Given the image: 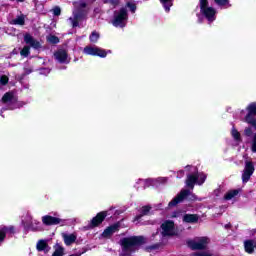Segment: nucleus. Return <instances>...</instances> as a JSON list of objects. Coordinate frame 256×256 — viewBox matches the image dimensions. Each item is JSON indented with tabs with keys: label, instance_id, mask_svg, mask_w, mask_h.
<instances>
[{
	"label": "nucleus",
	"instance_id": "4be33fe9",
	"mask_svg": "<svg viewBox=\"0 0 256 256\" xmlns=\"http://www.w3.org/2000/svg\"><path fill=\"white\" fill-rule=\"evenodd\" d=\"M247 114L245 117H256V102H251L246 107Z\"/></svg>",
	"mask_w": 256,
	"mask_h": 256
},
{
	"label": "nucleus",
	"instance_id": "c9c22d12",
	"mask_svg": "<svg viewBox=\"0 0 256 256\" xmlns=\"http://www.w3.org/2000/svg\"><path fill=\"white\" fill-rule=\"evenodd\" d=\"M207 180V175L206 174H200L198 175V185H203V183H205V181Z\"/></svg>",
	"mask_w": 256,
	"mask_h": 256
},
{
	"label": "nucleus",
	"instance_id": "c85d7f7f",
	"mask_svg": "<svg viewBox=\"0 0 256 256\" xmlns=\"http://www.w3.org/2000/svg\"><path fill=\"white\" fill-rule=\"evenodd\" d=\"M30 54H31V46L29 45L24 46L20 51V55L22 57H29Z\"/></svg>",
	"mask_w": 256,
	"mask_h": 256
},
{
	"label": "nucleus",
	"instance_id": "a211bd4d",
	"mask_svg": "<svg viewBox=\"0 0 256 256\" xmlns=\"http://www.w3.org/2000/svg\"><path fill=\"white\" fill-rule=\"evenodd\" d=\"M151 209H152V207L149 205L142 206L140 209V214H138L134 217V221H141V219H143V217H145V216L149 215V213H151Z\"/></svg>",
	"mask_w": 256,
	"mask_h": 256
},
{
	"label": "nucleus",
	"instance_id": "cd10ccee",
	"mask_svg": "<svg viewBox=\"0 0 256 256\" xmlns=\"http://www.w3.org/2000/svg\"><path fill=\"white\" fill-rule=\"evenodd\" d=\"M13 25H25V15H20L17 16L14 20H13Z\"/></svg>",
	"mask_w": 256,
	"mask_h": 256
},
{
	"label": "nucleus",
	"instance_id": "aec40b11",
	"mask_svg": "<svg viewBox=\"0 0 256 256\" xmlns=\"http://www.w3.org/2000/svg\"><path fill=\"white\" fill-rule=\"evenodd\" d=\"M199 181V175L198 174H189L186 179V185L190 188L193 189L195 187V183Z\"/></svg>",
	"mask_w": 256,
	"mask_h": 256
},
{
	"label": "nucleus",
	"instance_id": "412c9836",
	"mask_svg": "<svg viewBox=\"0 0 256 256\" xmlns=\"http://www.w3.org/2000/svg\"><path fill=\"white\" fill-rule=\"evenodd\" d=\"M62 237H63L64 243H65V245H67V247L73 245V243H75L77 241V235H75V234H63Z\"/></svg>",
	"mask_w": 256,
	"mask_h": 256
},
{
	"label": "nucleus",
	"instance_id": "20e7f679",
	"mask_svg": "<svg viewBox=\"0 0 256 256\" xmlns=\"http://www.w3.org/2000/svg\"><path fill=\"white\" fill-rule=\"evenodd\" d=\"M129 19V13H127V8H120L118 12H114L113 25L114 27H125L127 25L126 21Z\"/></svg>",
	"mask_w": 256,
	"mask_h": 256
},
{
	"label": "nucleus",
	"instance_id": "72a5a7b5",
	"mask_svg": "<svg viewBox=\"0 0 256 256\" xmlns=\"http://www.w3.org/2000/svg\"><path fill=\"white\" fill-rule=\"evenodd\" d=\"M214 3L218 5L219 7H225L228 5V7H231V4H229V0H214Z\"/></svg>",
	"mask_w": 256,
	"mask_h": 256
},
{
	"label": "nucleus",
	"instance_id": "58836bf2",
	"mask_svg": "<svg viewBox=\"0 0 256 256\" xmlns=\"http://www.w3.org/2000/svg\"><path fill=\"white\" fill-rule=\"evenodd\" d=\"M104 3H108L109 5H112V7H117L120 3L119 0H104Z\"/></svg>",
	"mask_w": 256,
	"mask_h": 256
},
{
	"label": "nucleus",
	"instance_id": "a19ab883",
	"mask_svg": "<svg viewBox=\"0 0 256 256\" xmlns=\"http://www.w3.org/2000/svg\"><path fill=\"white\" fill-rule=\"evenodd\" d=\"M86 7H87V3L86 2H80L76 9H85Z\"/></svg>",
	"mask_w": 256,
	"mask_h": 256
},
{
	"label": "nucleus",
	"instance_id": "4468645a",
	"mask_svg": "<svg viewBox=\"0 0 256 256\" xmlns=\"http://www.w3.org/2000/svg\"><path fill=\"white\" fill-rule=\"evenodd\" d=\"M121 227V224H119V222L114 223L110 226H108L101 234V236L104 239H109V237H111L113 235V233H117V231H119V228Z\"/></svg>",
	"mask_w": 256,
	"mask_h": 256
},
{
	"label": "nucleus",
	"instance_id": "6e6552de",
	"mask_svg": "<svg viewBox=\"0 0 256 256\" xmlns=\"http://www.w3.org/2000/svg\"><path fill=\"white\" fill-rule=\"evenodd\" d=\"M84 53L86 55H92V57H101V59L107 57V51L99 47L86 46L84 48Z\"/></svg>",
	"mask_w": 256,
	"mask_h": 256
},
{
	"label": "nucleus",
	"instance_id": "f257e3e1",
	"mask_svg": "<svg viewBox=\"0 0 256 256\" xmlns=\"http://www.w3.org/2000/svg\"><path fill=\"white\" fill-rule=\"evenodd\" d=\"M145 243H147V240L144 236H130L122 238L120 240L122 256H131L132 253L139 251V247L145 245Z\"/></svg>",
	"mask_w": 256,
	"mask_h": 256
},
{
	"label": "nucleus",
	"instance_id": "bb28decb",
	"mask_svg": "<svg viewBox=\"0 0 256 256\" xmlns=\"http://www.w3.org/2000/svg\"><path fill=\"white\" fill-rule=\"evenodd\" d=\"M65 253V248L60 244H56L55 251L53 252L52 256H63Z\"/></svg>",
	"mask_w": 256,
	"mask_h": 256
},
{
	"label": "nucleus",
	"instance_id": "1a4fd4ad",
	"mask_svg": "<svg viewBox=\"0 0 256 256\" xmlns=\"http://www.w3.org/2000/svg\"><path fill=\"white\" fill-rule=\"evenodd\" d=\"M191 195V190L182 189L179 194L176 195L169 203L168 207H177L179 203H183V200Z\"/></svg>",
	"mask_w": 256,
	"mask_h": 256
},
{
	"label": "nucleus",
	"instance_id": "b1692460",
	"mask_svg": "<svg viewBox=\"0 0 256 256\" xmlns=\"http://www.w3.org/2000/svg\"><path fill=\"white\" fill-rule=\"evenodd\" d=\"M231 137L236 143H243V138H241V133L235 127L231 130Z\"/></svg>",
	"mask_w": 256,
	"mask_h": 256
},
{
	"label": "nucleus",
	"instance_id": "f704fd0d",
	"mask_svg": "<svg viewBox=\"0 0 256 256\" xmlns=\"http://www.w3.org/2000/svg\"><path fill=\"white\" fill-rule=\"evenodd\" d=\"M126 7L130 9L131 13H135L137 11V4L132 3V2H127Z\"/></svg>",
	"mask_w": 256,
	"mask_h": 256
},
{
	"label": "nucleus",
	"instance_id": "473e14b6",
	"mask_svg": "<svg viewBox=\"0 0 256 256\" xmlns=\"http://www.w3.org/2000/svg\"><path fill=\"white\" fill-rule=\"evenodd\" d=\"M91 43H97L99 41V33L97 31H93L89 36Z\"/></svg>",
	"mask_w": 256,
	"mask_h": 256
},
{
	"label": "nucleus",
	"instance_id": "5701e85b",
	"mask_svg": "<svg viewBox=\"0 0 256 256\" xmlns=\"http://www.w3.org/2000/svg\"><path fill=\"white\" fill-rule=\"evenodd\" d=\"M37 251H45V253L49 252V244L45 240H39L36 245Z\"/></svg>",
	"mask_w": 256,
	"mask_h": 256
},
{
	"label": "nucleus",
	"instance_id": "ea45409f",
	"mask_svg": "<svg viewBox=\"0 0 256 256\" xmlns=\"http://www.w3.org/2000/svg\"><path fill=\"white\" fill-rule=\"evenodd\" d=\"M160 247H161V243H156V244L150 245L149 249L151 251H156V249H160Z\"/></svg>",
	"mask_w": 256,
	"mask_h": 256
},
{
	"label": "nucleus",
	"instance_id": "9b49d317",
	"mask_svg": "<svg viewBox=\"0 0 256 256\" xmlns=\"http://www.w3.org/2000/svg\"><path fill=\"white\" fill-rule=\"evenodd\" d=\"M253 173H255V164L253 163V161H246L244 171L242 173V181L244 183H248Z\"/></svg>",
	"mask_w": 256,
	"mask_h": 256
},
{
	"label": "nucleus",
	"instance_id": "423d86ee",
	"mask_svg": "<svg viewBox=\"0 0 256 256\" xmlns=\"http://www.w3.org/2000/svg\"><path fill=\"white\" fill-rule=\"evenodd\" d=\"M87 15H89V11L86 9H76V11L73 12L74 17L70 18L73 29H75V27H79V21H85V19H87Z\"/></svg>",
	"mask_w": 256,
	"mask_h": 256
},
{
	"label": "nucleus",
	"instance_id": "4c0bfd02",
	"mask_svg": "<svg viewBox=\"0 0 256 256\" xmlns=\"http://www.w3.org/2000/svg\"><path fill=\"white\" fill-rule=\"evenodd\" d=\"M52 13L55 17H59V15H61V7L59 6H55L53 9H52Z\"/></svg>",
	"mask_w": 256,
	"mask_h": 256
},
{
	"label": "nucleus",
	"instance_id": "f03ea898",
	"mask_svg": "<svg viewBox=\"0 0 256 256\" xmlns=\"http://www.w3.org/2000/svg\"><path fill=\"white\" fill-rule=\"evenodd\" d=\"M200 13L207 19V21H215L217 11L213 7H209V0H199Z\"/></svg>",
	"mask_w": 256,
	"mask_h": 256
},
{
	"label": "nucleus",
	"instance_id": "e433bc0d",
	"mask_svg": "<svg viewBox=\"0 0 256 256\" xmlns=\"http://www.w3.org/2000/svg\"><path fill=\"white\" fill-rule=\"evenodd\" d=\"M9 83V77L7 75H3L0 77V85L5 86Z\"/></svg>",
	"mask_w": 256,
	"mask_h": 256
},
{
	"label": "nucleus",
	"instance_id": "dca6fc26",
	"mask_svg": "<svg viewBox=\"0 0 256 256\" xmlns=\"http://www.w3.org/2000/svg\"><path fill=\"white\" fill-rule=\"evenodd\" d=\"M255 247V240L247 239L244 241V250L245 253H248V255H253L255 253Z\"/></svg>",
	"mask_w": 256,
	"mask_h": 256
},
{
	"label": "nucleus",
	"instance_id": "6ab92c4d",
	"mask_svg": "<svg viewBox=\"0 0 256 256\" xmlns=\"http://www.w3.org/2000/svg\"><path fill=\"white\" fill-rule=\"evenodd\" d=\"M183 223L195 224L199 223V215L198 214H184L182 217Z\"/></svg>",
	"mask_w": 256,
	"mask_h": 256
},
{
	"label": "nucleus",
	"instance_id": "f8f14e48",
	"mask_svg": "<svg viewBox=\"0 0 256 256\" xmlns=\"http://www.w3.org/2000/svg\"><path fill=\"white\" fill-rule=\"evenodd\" d=\"M42 223L46 227H51L53 225H61V223H65V220L51 215H45L42 217Z\"/></svg>",
	"mask_w": 256,
	"mask_h": 256
},
{
	"label": "nucleus",
	"instance_id": "c756f323",
	"mask_svg": "<svg viewBox=\"0 0 256 256\" xmlns=\"http://www.w3.org/2000/svg\"><path fill=\"white\" fill-rule=\"evenodd\" d=\"M4 228V231L6 235H10V237H13L15 235V226H2Z\"/></svg>",
	"mask_w": 256,
	"mask_h": 256
},
{
	"label": "nucleus",
	"instance_id": "2f4dec72",
	"mask_svg": "<svg viewBox=\"0 0 256 256\" xmlns=\"http://www.w3.org/2000/svg\"><path fill=\"white\" fill-rule=\"evenodd\" d=\"M7 238V233L5 232V229L3 226H0V245H3L5 243V239Z\"/></svg>",
	"mask_w": 256,
	"mask_h": 256
},
{
	"label": "nucleus",
	"instance_id": "39448f33",
	"mask_svg": "<svg viewBox=\"0 0 256 256\" xmlns=\"http://www.w3.org/2000/svg\"><path fill=\"white\" fill-rule=\"evenodd\" d=\"M109 215V211H101L94 216L90 223L88 224V229H95L96 227H99L103 224V221L107 219V216Z\"/></svg>",
	"mask_w": 256,
	"mask_h": 256
},
{
	"label": "nucleus",
	"instance_id": "2eb2a0df",
	"mask_svg": "<svg viewBox=\"0 0 256 256\" xmlns=\"http://www.w3.org/2000/svg\"><path fill=\"white\" fill-rule=\"evenodd\" d=\"M1 103H3V105H7V103H17V97L15 96V92H6L1 98Z\"/></svg>",
	"mask_w": 256,
	"mask_h": 256
},
{
	"label": "nucleus",
	"instance_id": "ddd939ff",
	"mask_svg": "<svg viewBox=\"0 0 256 256\" xmlns=\"http://www.w3.org/2000/svg\"><path fill=\"white\" fill-rule=\"evenodd\" d=\"M24 43H26V45H29L28 47H32L33 49H41V42H39L29 33H26L24 35Z\"/></svg>",
	"mask_w": 256,
	"mask_h": 256
},
{
	"label": "nucleus",
	"instance_id": "c03bdc74",
	"mask_svg": "<svg viewBox=\"0 0 256 256\" xmlns=\"http://www.w3.org/2000/svg\"><path fill=\"white\" fill-rule=\"evenodd\" d=\"M28 73H32V70H29Z\"/></svg>",
	"mask_w": 256,
	"mask_h": 256
},
{
	"label": "nucleus",
	"instance_id": "7ed1b4c3",
	"mask_svg": "<svg viewBox=\"0 0 256 256\" xmlns=\"http://www.w3.org/2000/svg\"><path fill=\"white\" fill-rule=\"evenodd\" d=\"M186 245L192 251H205V249H207V246L209 245V238L200 237L197 239V241L187 240Z\"/></svg>",
	"mask_w": 256,
	"mask_h": 256
},
{
	"label": "nucleus",
	"instance_id": "7c9ffc66",
	"mask_svg": "<svg viewBox=\"0 0 256 256\" xmlns=\"http://www.w3.org/2000/svg\"><path fill=\"white\" fill-rule=\"evenodd\" d=\"M46 39L48 43H51V45H57V43H59V37L55 35H49Z\"/></svg>",
	"mask_w": 256,
	"mask_h": 256
},
{
	"label": "nucleus",
	"instance_id": "a878e982",
	"mask_svg": "<svg viewBox=\"0 0 256 256\" xmlns=\"http://www.w3.org/2000/svg\"><path fill=\"white\" fill-rule=\"evenodd\" d=\"M160 3H162L166 13L171 11V7H173V0H160Z\"/></svg>",
	"mask_w": 256,
	"mask_h": 256
},
{
	"label": "nucleus",
	"instance_id": "79ce46f5",
	"mask_svg": "<svg viewBox=\"0 0 256 256\" xmlns=\"http://www.w3.org/2000/svg\"><path fill=\"white\" fill-rule=\"evenodd\" d=\"M17 3H25V0H16Z\"/></svg>",
	"mask_w": 256,
	"mask_h": 256
},
{
	"label": "nucleus",
	"instance_id": "9d476101",
	"mask_svg": "<svg viewBox=\"0 0 256 256\" xmlns=\"http://www.w3.org/2000/svg\"><path fill=\"white\" fill-rule=\"evenodd\" d=\"M244 121H245V123L250 125L244 129V136L252 137L253 129L256 131V118H255V116H245Z\"/></svg>",
	"mask_w": 256,
	"mask_h": 256
},
{
	"label": "nucleus",
	"instance_id": "393cba45",
	"mask_svg": "<svg viewBox=\"0 0 256 256\" xmlns=\"http://www.w3.org/2000/svg\"><path fill=\"white\" fill-rule=\"evenodd\" d=\"M237 195H239V190H230L224 195V199L225 201H231V199H233V197H237Z\"/></svg>",
	"mask_w": 256,
	"mask_h": 256
},
{
	"label": "nucleus",
	"instance_id": "f3484780",
	"mask_svg": "<svg viewBox=\"0 0 256 256\" xmlns=\"http://www.w3.org/2000/svg\"><path fill=\"white\" fill-rule=\"evenodd\" d=\"M55 59L58 61V63H67V59L69 58V54L66 50H58L54 53Z\"/></svg>",
	"mask_w": 256,
	"mask_h": 256
},
{
	"label": "nucleus",
	"instance_id": "0eeeda50",
	"mask_svg": "<svg viewBox=\"0 0 256 256\" xmlns=\"http://www.w3.org/2000/svg\"><path fill=\"white\" fill-rule=\"evenodd\" d=\"M161 235L162 237H175V222L167 220L161 224Z\"/></svg>",
	"mask_w": 256,
	"mask_h": 256
},
{
	"label": "nucleus",
	"instance_id": "37998d69",
	"mask_svg": "<svg viewBox=\"0 0 256 256\" xmlns=\"http://www.w3.org/2000/svg\"><path fill=\"white\" fill-rule=\"evenodd\" d=\"M172 217H177V212H174V213L172 214Z\"/></svg>",
	"mask_w": 256,
	"mask_h": 256
}]
</instances>
